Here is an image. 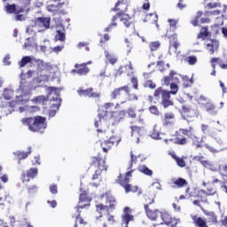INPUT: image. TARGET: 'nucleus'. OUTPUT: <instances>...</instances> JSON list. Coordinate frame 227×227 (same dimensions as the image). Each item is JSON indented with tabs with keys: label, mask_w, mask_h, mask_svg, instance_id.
I'll list each match as a JSON object with an SVG mask.
<instances>
[{
	"label": "nucleus",
	"mask_w": 227,
	"mask_h": 227,
	"mask_svg": "<svg viewBox=\"0 0 227 227\" xmlns=\"http://www.w3.org/2000/svg\"><path fill=\"white\" fill-rule=\"evenodd\" d=\"M46 121L47 118L40 115L22 120L23 125H27L31 132H40V134H43V131L47 129Z\"/></svg>",
	"instance_id": "f257e3e1"
},
{
	"label": "nucleus",
	"mask_w": 227,
	"mask_h": 227,
	"mask_svg": "<svg viewBox=\"0 0 227 227\" xmlns=\"http://www.w3.org/2000/svg\"><path fill=\"white\" fill-rule=\"evenodd\" d=\"M48 95H52L50 98V102H53L51 106V110L49 111V117L54 118V116H56V113H58L59 111V107H61V90L55 87H49Z\"/></svg>",
	"instance_id": "f03ea898"
},
{
	"label": "nucleus",
	"mask_w": 227,
	"mask_h": 227,
	"mask_svg": "<svg viewBox=\"0 0 227 227\" xmlns=\"http://www.w3.org/2000/svg\"><path fill=\"white\" fill-rule=\"evenodd\" d=\"M17 91H21L22 93L20 96L16 97L18 102H21V104H26L27 102H29V98L31 97V85H29V82L21 78L20 90H18Z\"/></svg>",
	"instance_id": "7ed1b4c3"
},
{
	"label": "nucleus",
	"mask_w": 227,
	"mask_h": 227,
	"mask_svg": "<svg viewBox=\"0 0 227 227\" xmlns=\"http://www.w3.org/2000/svg\"><path fill=\"white\" fill-rule=\"evenodd\" d=\"M132 173H134V170H129L126 173L124 179H121V174L118 176V179H116V184H120L121 187L125 189V192L128 194V192H137V186H135L134 189H131L130 184H129L130 182L129 177L132 176Z\"/></svg>",
	"instance_id": "20e7f679"
},
{
	"label": "nucleus",
	"mask_w": 227,
	"mask_h": 227,
	"mask_svg": "<svg viewBox=\"0 0 227 227\" xmlns=\"http://www.w3.org/2000/svg\"><path fill=\"white\" fill-rule=\"evenodd\" d=\"M114 106V104L113 103H106L103 106L106 110H99L98 114V121L96 120L94 122L96 129H98V121H101L102 120H107V114H109V111H107V109L113 107Z\"/></svg>",
	"instance_id": "39448f33"
},
{
	"label": "nucleus",
	"mask_w": 227,
	"mask_h": 227,
	"mask_svg": "<svg viewBox=\"0 0 227 227\" xmlns=\"http://www.w3.org/2000/svg\"><path fill=\"white\" fill-rule=\"evenodd\" d=\"M123 91L128 97H130V90H129V87L127 85L120 87L118 89H115L112 93H111V98L114 99L118 98V97H121L123 94Z\"/></svg>",
	"instance_id": "423d86ee"
},
{
	"label": "nucleus",
	"mask_w": 227,
	"mask_h": 227,
	"mask_svg": "<svg viewBox=\"0 0 227 227\" xmlns=\"http://www.w3.org/2000/svg\"><path fill=\"white\" fill-rule=\"evenodd\" d=\"M124 13H125V11L121 10V12H119L114 16H113L112 22L107 27L105 28V32L109 33L111 29H113L114 27H116V26H118V23H116V20H118V19H121Z\"/></svg>",
	"instance_id": "0eeeda50"
},
{
	"label": "nucleus",
	"mask_w": 227,
	"mask_h": 227,
	"mask_svg": "<svg viewBox=\"0 0 227 227\" xmlns=\"http://www.w3.org/2000/svg\"><path fill=\"white\" fill-rule=\"evenodd\" d=\"M144 208H145V214H146L148 219H151V221H157V217H159V215H160V214H161V212L157 209L154 211L151 210L148 207V204L145 205Z\"/></svg>",
	"instance_id": "6e6552de"
},
{
	"label": "nucleus",
	"mask_w": 227,
	"mask_h": 227,
	"mask_svg": "<svg viewBox=\"0 0 227 227\" xmlns=\"http://www.w3.org/2000/svg\"><path fill=\"white\" fill-rule=\"evenodd\" d=\"M168 39H169L168 54H171L172 47H174L175 52H176V51H178V47H180V43H178L176 34H172L170 36H168Z\"/></svg>",
	"instance_id": "1a4fd4ad"
},
{
	"label": "nucleus",
	"mask_w": 227,
	"mask_h": 227,
	"mask_svg": "<svg viewBox=\"0 0 227 227\" xmlns=\"http://www.w3.org/2000/svg\"><path fill=\"white\" fill-rule=\"evenodd\" d=\"M201 210L205 215L207 217V223H212V224H217V215L214 211H208L201 207Z\"/></svg>",
	"instance_id": "9d476101"
},
{
	"label": "nucleus",
	"mask_w": 227,
	"mask_h": 227,
	"mask_svg": "<svg viewBox=\"0 0 227 227\" xmlns=\"http://www.w3.org/2000/svg\"><path fill=\"white\" fill-rule=\"evenodd\" d=\"M36 175H38V168H32L29 170H27V175L23 174L21 180L22 182H29V178H35Z\"/></svg>",
	"instance_id": "9b49d317"
},
{
	"label": "nucleus",
	"mask_w": 227,
	"mask_h": 227,
	"mask_svg": "<svg viewBox=\"0 0 227 227\" xmlns=\"http://www.w3.org/2000/svg\"><path fill=\"white\" fill-rule=\"evenodd\" d=\"M128 8L129 4L125 3V0L118 1L115 6L111 9V12H121V10H124V13H126Z\"/></svg>",
	"instance_id": "f8f14e48"
},
{
	"label": "nucleus",
	"mask_w": 227,
	"mask_h": 227,
	"mask_svg": "<svg viewBox=\"0 0 227 227\" xmlns=\"http://www.w3.org/2000/svg\"><path fill=\"white\" fill-rule=\"evenodd\" d=\"M52 95H49V89H47V96H38L35 97L33 99V102H35V104H42L43 106H45L46 102H49V100H51Z\"/></svg>",
	"instance_id": "ddd939ff"
},
{
	"label": "nucleus",
	"mask_w": 227,
	"mask_h": 227,
	"mask_svg": "<svg viewBox=\"0 0 227 227\" xmlns=\"http://www.w3.org/2000/svg\"><path fill=\"white\" fill-rule=\"evenodd\" d=\"M120 21L122 22L123 26L127 28L130 27V26H134V21L132 20V17L130 15L124 12L120 19Z\"/></svg>",
	"instance_id": "4468645a"
},
{
	"label": "nucleus",
	"mask_w": 227,
	"mask_h": 227,
	"mask_svg": "<svg viewBox=\"0 0 227 227\" xmlns=\"http://www.w3.org/2000/svg\"><path fill=\"white\" fill-rule=\"evenodd\" d=\"M207 45V50L210 54H214L215 51H219V41L215 39H212L211 43H208L206 44Z\"/></svg>",
	"instance_id": "2eb2a0df"
},
{
	"label": "nucleus",
	"mask_w": 227,
	"mask_h": 227,
	"mask_svg": "<svg viewBox=\"0 0 227 227\" xmlns=\"http://www.w3.org/2000/svg\"><path fill=\"white\" fill-rule=\"evenodd\" d=\"M54 3H58V4H49L47 6V10L48 12H58V10H59V8H63V5L65 4V2H61V0H53Z\"/></svg>",
	"instance_id": "dca6fc26"
},
{
	"label": "nucleus",
	"mask_w": 227,
	"mask_h": 227,
	"mask_svg": "<svg viewBox=\"0 0 227 227\" xmlns=\"http://www.w3.org/2000/svg\"><path fill=\"white\" fill-rule=\"evenodd\" d=\"M35 22L39 26H43L44 29H49V27H51V18L39 17L36 19Z\"/></svg>",
	"instance_id": "f3484780"
},
{
	"label": "nucleus",
	"mask_w": 227,
	"mask_h": 227,
	"mask_svg": "<svg viewBox=\"0 0 227 227\" xmlns=\"http://www.w3.org/2000/svg\"><path fill=\"white\" fill-rule=\"evenodd\" d=\"M5 12L7 13H22L24 12V9H17V5L15 4H7L6 6H5Z\"/></svg>",
	"instance_id": "a211bd4d"
},
{
	"label": "nucleus",
	"mask_w": 227,
	"mask_h": 227,
	"mask_svg": "<svg viewBox=\"0 0 227 227\" xmlns=\"http://www.w3.org/2000/svg\"><path fill=\"white\" fill-rule=\"evenodd\" d=\"M160 216L163 222L160 224H166L167 226H170L171 223H173V218L168 213H160Z\"/></svg>",
	"instance_id": "6ab92c4d"
},
{
	"label": "nucleus",
	"mask_w": 227,
	"mask_h": 227,
	"mask_svg": "<svg viewBox=\"0 0 227 227\" xmlns=\"http://www.w3.org/2000/svg\"><path fill=\"white\" fill-rule=\"evenodd\" d=\"M31 153V146L28 147L27 152L24 151H16L13 153V154L18 157L19 160H22L24 159H27L28 155Z\"/></svg>",
	"instance_id": "aec40b11"
},
{
	"label": "nucleus",
	"mask_w": 227,
	"mask_h": 227,
	"mask_svg": "<svg viewBox=\"0 0 227 227\" xmlns=\"http://www.w3.org/2000/svg\"><path fill=\"white\" fill-rule=\"evenodd\" d=\"M138 171L146 176H152L153 175V171L146 167V165L138 166Z\"/></svg>",
	"instance_id": "412c9836"
},
{
	"label": "nucleus",
	"mask_w": 227,
	"mask_h": 227,
	"mask_svg": "<svg viewBox=\"0 0 227 227\" xmlns=\"http://www.w3.org/2000/svg\"><path fill=\"white\" fill-rule=\"evenodd\" d=\"M86 207H88V205L84 204V205H78L75 208L77 209L78 215H76V223L77 222H79V224H86V223L84 222V219H82V217H81V211L79 210L80 208H86Z\"/></svg>",
	"instance_id": "4be33fe9"
},
{
	"label": "nucleus",
	"mask_w": 227,
	"mask_h": 227,
	"mask_svg": "<svg viewBox=\"0 0 227 227\" xmlns=\"http://www.w3.org/2000/svg\"><path fill=\"white\" fill-rule=\"evenodd\" d=\"M106 203H109L110 210H114V207L116 205V200H114V197H113L108 192L106 193Z\"/></svg>",
	"instance_id": "5701e85b"
},
{
	"label": "nucleus",
	"mask_w": 227,
	"mask_h": 227,
	"mask_svg": "<svg viewBox=\"0 0 227 227\" xmlns=\"http://www.w3.org/2000/svg\"><path fill=\"white\" fill-rule=\"evenodd\" d=\"M33 59H35V58L29 56L23 57L21 61L18 63L20 65V68H23V67L27 66L28 63H33Z\"/></svg>",
	"instance_id": "b1692460"
},
{
	"label": "nucleus",
	"mask_w": 227,
	"mask_h": 227,
	"mask_svg": "<svg viewBox=\"0 0 227 227\" xmlns=\"http://www.w3.org/2000/svg\"><path fill=\"white\" fill-rule=\"evenodd\" d=\"M190 139L192 141V145L195 146L196 150L199 148H203V145H201V141H200V137L192 135L190 137Z\"/></svg>",
	"instance_id": "393cba45"
},
{
	"label": "nucleus",
	"mask_w": 227,
	"mask_h": 227,
	"mask_svg": "<svg viewBox=\"0 0 227 227\" xmlns=\"http://www.w3.org/2000/svg\"><path fill=\"white\" fill-rule=\"evenodd\" d=\"M90 73V68L86 64H81L80 68L77 69L78 75H87Z\"/></svg>",
	"instance_id": "a878e982"
},
{
	"label": "nucleus",
	"mask_w": 227,
	"mask_h": 227,
	"mask_svg": "<svg viewBox=\"0 0 227 227\" xmlns=\"http://www.w3.org/2000/svg\"><path fill=\"white\" fill-rule=\"evenodd\" d=\"M173 118H175V114H173L171 113L165 114L164 121H163L164 127H168V125H171V123H173V121H171L169 120H173Z\"/></svg>",
	"instance_id": "bb28decb"
},
{
	"label": "nucleus",
	"mask_w": 227,
	"mask_h": 227,
	"mask_svg": "<svg viewBox=\"0 0 227 227\" xmlns=\"http://www.w3.org/2000/svg\"><path fill=\"white\" fill-rule=\"evenodd\" d=\"M91 91H93V88H89L86 90H78V95L80 97H90Z\"/></svg>",
	"instance_id": "cd10ccee"
},
{
	"label": "nucleus",
	"mask_w": 227,
	"mask_h": 227,
	"mask_svg": "<svg viewBox=\"0 0 227 227\" xmlns=\"http://www.w3.org/2000/svg\"><path fill=\"white\" fill-rule=\"evenodd\" d=\"M206 111L209 113V114H212L213 116H215V114H217V111H215V106L210 103L207 104Z\"/></svg>",
	"instance_id": "c85d7f7f"
},
{
	"label": "nucleus",
	"mask_w": 227,
	"mask_h": 227,
	"mask_svg": "<svg viewBox=\"0 0 227 227\" xmlns=\"http://www.w3.org/2000/svg\"><path fill=\"white\" fill-rule=\"evenodd\" d=\"M194 224L197 227H208V225H207V221L203 220V218L201 217H198L197 219H195Z\"/></svg>",
	"instance_id": "c756f323"
},
{
	"label": "nucleus",
	"mask_w": 227,
	"mask_h": 227,
	"mask_svg": "<svg viewBox=\"0 0 227 227\" xmlns=\"http://www.w3.org/2000/svg\"><path fill=\"white\" fill-rule=\"evenodd\" d=\"M173 75H176V72H175V71L172 70V71H170L168 76H165V77H164V84H165L166 86H169V84H171V81H172V79H173V78H171V77H173Z\"/></svg>",
	"instance_id": "7c9ffc66"
},
{
	"label": "nucleus",
	"mask_w": 227,
	"mask_h": 227,
	"mask_svg": "<svg viewBox=\"0 0 227 227\" xmlns=\"http://www.w3.org/2000/svg\"><path fill=\"white\" fill-rule=\"evenodd\" d=\"M55 40H59V42H65V40H67V35H65V32L61 30H57Z\"/></svg>",
	"instance_id": "2f4dec72"
},
{
	"label": "nucleus",
	"mask_w": 227,
	"mask_h": 227,
	"mask_svg": "<svg viewBox=\"0 0 227 227\" xmlns=\"http://www.w3.org/2000/svg\"><path fill=\"white\" fill-rule=\"evenodd\" d=\"M173 159H175L177 166L180 168H185V160L184 159L177 157L176 154H172Z\"/></svg>",
	"instance_id": "473e14b6"
},
{
	"label": "nucleus",
	"mask_w": 227,
	"mask_h": 227,
	"mask_svg": "<svg viewBox=\"0 0 227 227\" xmlns=\"http://www.w3.org/2000/svg\"><path fill=\"white\" fill-rule=\"evenodd\" d=\"M175 185H177V187H184V185H187V180L179 177L176 181H174Z\"/></svg>",
	"instance_id": "72a5a7b5"
},
{
	"label": "nucleus",
	"mask_w": 227,
	"mask_h": 227,
	"mask_svg": "<svg viewBox=\"0 0 227 227\" xmlns=\"http://www.w3.org/2000/svg\"><path fill=\"white\" fill-rule=\"evenodd\" d=\"M33 43H35V38L28 37L26 39V43L23 45V49H27V47H33Z\"/></svg>",
	"instance_id": "f704fd0d"
},
{
	"label": "nucleus",
	"mask_w": 227,
	"mask_h": 227,
	"mask_svg": "<svg viewBox=\"0 0 227 227\" xmlns=\"http://www.w3.org/2000/svg\"><path fill=\"white\" fill-rule=\"evenodd\" d=\"M105 56L111 65H115L116 61H118V59L113 58L111 55H109V51H105Z\"/></svg>",
	"instance_id": "c9c22d12"
},
{
	"label": "nucleus",
	"mask_w": 227,
	"mask_h": 227,
	"mask_svg": "<svg viewBox=\"0 0 227 227\" xmlns=\"http://www.w3.org/2000/svg\"><path fill=\"white\" fill-rule=\"evenodd\" d=\"M155 127H157V125H155V126L153 127V131L151 132L150 137H151L153 139H160V133H159V131H157V129H155Z\"/></svg>",
	"instance_id": "e433bc0d"
},
{
	"label": "nucleus",
	"mask_w": 227,
	"mask_h": 227,
	"mask_svg": "<svg viewBox=\"0 0 227 227\" xmlns=\"http://www.w3.org/2000/svg\"><path fill=\"white\" fill-rule=\"evenodd\" d=\"M145 88H150V90H155L157 88V84L153 83L152 80H148L144 83Z\"/></svg>",
	"instance_id": "4c0bfd02"
},
{
	"label": "nucleus",
	"mask_w": 227,
	"mask_h": 227,
	"mask_svg": "<svg viewBox=\"0 0 227 227\" xmlns=\"http://www.w3.org/2000/svg\"><path fill=\"white\" fill-rule=\"evenodd\" d=\"M149 47H150V50H151L152 51H157V49H159V47H160V42H159V41L152 42V43L149 44Z\"/></svg>",
	"instance_id": "58836bf2"
},
{
	"label": "nucleus",
	"mask_w": 227,
	"mask_h": 227,
	"mask_svg": "<svg viewBox=\"0 0 227 227\" xmlns=\"http://www.w3.org/2000/svg\"><path fill=\"white\" fill-rule=\"evenodd\" d=\"M134 220V215H122V223H125V224H129L130 221Z\"/></svg>",
	"instance_id": "ea45409f"
},
{
	"label": "nucleus",
	"mask_w": 227,
	"mask_h": 227,
	"mask_svg": "<svg viewBox=\"0 0 227 227\" xmlns=\"http://www.w3.org/2000/svg\"><path fill=\"white\" fill-rule=\"evenodd\" d=\"M203 36H208V27H203L200 34L197 35V38H203Z\"/></svg>",
	"instance_id": "a19ab883"
},
{
	"label": "nucleus",
	"mask_w": 227,
	"mask_h": 227,
	"mask_svg": "<svg viewBox=\"0 0 227 227\" xmlns=\"http://www.w3.org/2000/svg\"><path fill=\"white\" fill-rule=\"evenodd\" d=\"M174 143H175V145H187V138L186 137H183V138L176 137L174 140Z\"/></svg>",
	"instance_id": "79ce46f5"
},
{
	"label": "nucleus",
	"mask_w": 227,
	"mask_h": 227,
	"mask_svg": "<svg viewBox=\"0 0 227 227\" xmlns=\"http://www.w3.org/2000/svg\"><path fill=\"white\" fill-rule=\"evenodd\" d=\"M170 90L171 95H176V93H178V85L175 82L170 83Z\"/></svg>",
	"instance_id": "37998d69"
},
{
	"label": "nucleus",
	"mask_w": 227,
	"mask_h": 227,
	"mask_svg": "<svg viewBox=\"0 0 227 227\" xmlns=\"http://www.w3.org/2000/svg\"><path fill=\"white\" fill-rule=\"evenodd\" d=\"M169 98H171V92L163 90L161 94V100H169Z\"/></svg>",
	"instance_id": "c03bdc74"
},
{
	"label": "nucleus",
	"mask_w": 227,
	"mask_h": 227,
	"mask_svg": "<svg viewBox=\"0 0 227 227\" xmlns=\"http://www.w3.org/2000/svg\"><path fill=\"white\" fill-rule=\"evenodd\" d=\"M149 111L151 114H155V116H159V114H160V113L159 112V108H157L156 106H150Z\"/></svg>",
	"instance_id": "a18cd8bd"
},
{
	"label": "nucleus",
	"mask_w": 227,
	"mask_h": 227,
	"mask_svg": "<svg viewBox=\"0 0 227 227\" xmlns=\"http://www.w3.org/2000/svg\"><path fill=\"white\" fill-rule=\"evenodd\" d=\"M161 105L163 106L164 109H168L170 106H173V101L169 99L161 100Z\"/></svg>",
	"instance_id": "49530a36"
},
{
	"label": "nucleus",
	"mask_w": 227,
	"mask_h": 227,
	"mask_svg": "<svg viewBox=\"0 0 227 227\" xmlns=\"http://www.w3.org/2000/svg\"><path fill=\"white\" fill-rule=\"evenodd\" d=\"M104 164H106L105 160H98V169H100V171H104V169H105V171H107V168H106V165H104Z\"/></svg>",
	"instance_id": "de8ad7c7"
},
{
	"label": "nucleus",
	"mask_w": 227,
	"mask_h": 227,
	"mask_svg": "<svg viewBox=\"0 0 227 227\" xmlns=\"http://www.w3.org/2000/svg\"><path fill=\"white\" fill-rule=\"evenodd\" d=\"M4 98L5 100H12V90L5 89L4 92Z\"/></svg>",
	"instance_id": "09e8293b"
},
{
	"label": "nucleus",
	"mask_w": 227,
	"mask_h": 227,
	"mask_svg": "<svg viewBox=\"0 0 227 227\" xmlns=\"http://www.w3.org/2000/svg\"><path fill=\"white\" fill-rule=\"evenodd\" d=\"M97 208V212H99V214L101 212H103V210H109V207L105 206L104 204H98L96 206Z\"/></svg>",
	"instance_id": "8fccbe9b"
},
{
	"label": "nucleus",
	"mask_w": 227,
	"mask_h": 227,
	"mask_svg": "<svg viewBox=\"0 0 227 227\" xmlns=\"http://www.w3.org/2000/svg\"><path fill=\"white\" fill-rule=\"evenodd\" d=\"M168 22L170 24V29L172 31H176V20L169 19L168 20Z\"/></svg>",
	"instance_id": "3c124183"
},
{
	"label": "nucleus",
	"mask_w": 227,
	"mask_h": 227,
	"mask_svg": "<svg viewBox=\"0 0 227 227\" xmlns=\"http://www.w3.org/2000/svg\"><path fill=\"white\" fill-rule=\"evenodd\" d=\"M26 20V17L24 16V14H20V13H14V20H17V21H22V20Z\"/></svg>",
	"instance_id": "603ef678"
},
{
	"label": "nucleus",
	"mask_w": 227,
	"mask_h": 227,
	"mask_svg": "<svg viewBox=\"0 0 227 227\" xmlns=\"http://www.w3.org/2000/svg\"><path fill=\"white\" fill-rule=\"evenodd\" d=\"M197 62H198V58H196V56L188 57L189 65H196Z\"/></svg>",
	"instance_id": "864d4df0"
},
{
	"label": "nucleus",
	"mask_w": 227,
	"mask_h": 227,
	"mask_svg": "<svg viewBox=\"0 0 227 227\" xmlns=\"http://www.w3.org/2000/svg\"><path fill=\"white\" fill-rule=\"evenodd\" d=\"M204 146H205V148H207V150L210 151L211 153H219V151H217L215 148L212 147L208 144H205Z\"/></svg>",
	"instance_id": "5fc2aeb1"
},
{
	"label": "nucleus",
	"mask_w": 227,
	"mask_h": 227,
	"mask_svg": "<svg viewBox=\"0 0 227 227\" xmlns=\"http://www.w3.org/2000/svg\"><path fill=\"white\" fill-rule=\"evenodd\" d=\"M162 91H164V90H162V87L156 89L154 91L155 98H159V97H160V95H162Z\"/></svg>",
	"instance_id": "6e6d98bb"
},
{
	"label": "nucleus",
	"mask_w": 227,
	"mask_h": 227,
	"mask_svg": "<svg viewBox=\"0 0 227 227\" xmlns=\"http://www.w3.org/2000/svg\"><path fill=\"white\" fill-rule=\"evenodd\" d=\"M137 157H140V155L134 156V153H132V152L130 153V158L131 159H130V165H129V169H130V168H132L134 161L137 160Z\"/></svg>",
	"instance_id": "4d7b16f0"
},
{
	"label": "nucleus",
	"mask_w": 227,
	"mask_h": 227,
	"mask_svg": "<svg viewBox=\"0 0 227 227\" xmlns=\"http://www.w3.org/2000/svg\"><path fill=\"white\" fill-rule=\"evenodd\" d=\"M145 202L147 203L145 205H148V207H150V205H153V203H155V194L152 197V199L145 198Z\"/></svg>",
	"instance_id": "13d9d810"
},
{
	"label": "nucleus",
	"mask_w": 227,
	"mask_h": 227,
	"mask_svg": "<svg viewBox=\"0 0 227 227\" xmlns=\"http://www.w3.org/2000/svg\"><path fill=\"white\" fill-rule=\"evenodd\" d=\"M50 192H51V194H58V185H56V184L51 185Z\"/></svg>",
	"instance_id": "bf43d9fd"
},
{
	"label": "nucleus",
	"mask_w": 227,
	"mask_h": 227,
	"mask_svg": "<svg viewBox=\"0 0 227 227\" xmlns=\"http://www.w3.org/2000/svg\"><path fill=\"white\" fill-rule=\"evenodd\" d=\"M131 83L133 84L134 90H137V88H138V82H137V79L136 77L133 76L131 78Z\"/></svg>",
	"instance_id": "052dcab7"
},
{
	"label": "nucleus",
	"mask_w": 227,
	"mask_h": 227,
	"mask_svg": "<svg viewBox=\"0 0 227 227\" xmlns=\"http://www.w3.org/2000/svg\"><path fill=\"white\" fill-rule=\"evenodd\" d=\"M84 201H86V193H81L80 197H79V205H81V203H84Z\"/></svg>",
	"instance_id": "680f3d73"
},
{
	"label": "nucleus",
	"mask_w": 227,
	"mask_h": 227,
	"mask_svg": "<svg viewBox=\"0 0 227 227\" xmlns=\"http://www.w3.org/2000/svg\"><path fill=\"white\" fill-rule=\"evenodd\" d=\"M4 65H11L12 62H10V54L5 55L4 58Z\"/></svg>",
	"instance_id": "e2e57ef3"
},
{
	"label": "nucleus",
	"mask_w": 227,
	"mask_h": 227,
	"mask_svg": "<svg viewBox=\"0 0 227 227\" xmlns=\"http://www.w3.org/2000/svg\"><path fill=\"white\" fill-rule=\"evenodd\" d=\"M36 189H38V187H36V185H33L32 187H28L27 191L30 194H33V192H36Z\"/></svg>",
	"instance_id": "0e129e2a"
},
{
	"label": "nucleus",
	"mask_w": 227,
	"mask_h": 227,
	"mask_svg": "<svg viewBox=\"0 0 227 227\" xmlns=\"http://www.w3.org/2000/svg\"><path fill=\"white\" fill-rule=\"evenodd\" d=\"M128 114H129V116H130V118H136V112H134V111L132 110V108H129V109L128 110Z\"/></svg>",
	"instance_id": "69168bd1"
},
{
	"label": "nucleus",
	"mask_w": 227,
	"mask_h": 227,
	"mask_svg": "<svg viewBox=\"0 0 227 227\" xmlns=\"http://www.w3.org/2000/svg\"><path fill=\"white\" fill-rule=\"evenodd\" d=\"M201 164L204 166V168H212V165L208 160H202Z\"/></svg>",
	"instance_id": "338daca9"
},
{
	"label": "nucleus",
	"mask_w": 227,
	"mask_h": 227,
	"mask_svg": "<svg viewBox=\"0 0 227 227\" xmlns=\"http://www.w3.org/2000/svg\"><path fill=\"white\" fill-rule=\"evenodd\" d=\"M52 51H53V52H61V51H63V46H60V45L56 46V47L52 48Z\"/></svg>",
	"instance_id": "774afa93"
}]
</instances>
